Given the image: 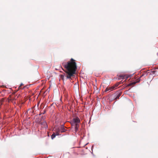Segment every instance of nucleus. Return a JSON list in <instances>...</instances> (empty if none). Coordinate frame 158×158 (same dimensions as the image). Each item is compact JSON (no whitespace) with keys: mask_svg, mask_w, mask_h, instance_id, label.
Returning a JSON list of instances; mask_svg holds the SVG:
<instances>
[{"mask_svg":"<svg viewBox=\"0 0 158 158\" xmlns=\"http://www.w3.org/2000/svg\"><path fill=\"white\" fill-rule=\"evenodd\" d=\"M144 75V74L143 73L142 75H141V77H139V78L138 80H139L140 81V78L142 77Z\"/></svg>","mask_w":158,"mask_h":158,"instance_id":"nucleus-16","label":"nucleus"},{"mask_svg":"<svg viewBox=\"0 0 158 158\" xmlns=\"http://www.w3.org/2000/svg\"><path fill=\"white\" fill-rule=\"evenodd\" d=\"M65 129L64 127L63 126H62L61 127L60 129L59 130V131H61V132H64L65 131Z\"/></svg>","mask_w":158,"mask_h":158,"instance_id":"nucleus-6","label":"nucleus"},{"mask_svg":"<svg viewBox=\"0 0 158 158\" xmlns=\"http://www.w3.org/2000/svg\"><path fill=\"white\" fill-rule=\"evenodd\" d=\"M120 84V83L119 82L118 83H117L116 85H114L115 86V87H116L118 86Z\"/></svg>","mask_w":158,"mask_h":158,"instance_id":"nucleus-14","label":"nucleus"},{"mask_svg":"<svg viewBox=\"0 0 158 158\" xmlns=\"http://www.w3.org/2000/svg\"><path fill=\"white\" fill-rule=\"evenodd\" d=\"M122 94L121 93L117 92V93L116 95L114 96V99L117 100L118 99L120 96Z\"/></svg>","mask_w":158,"mask_h":158,"instance_id":"nucleus-5","label":"nucleus"},{"mask_svg":"<svg viewBox=\"0 0 158 158\" xmlns=\"http://www.w3.org/2000/svg\"><path fill=\"white\" fill-rule=\"evenodd\" d=\"M111 87V88L112 90L113 89H115V88H116L114 85L113 86H112Z\"/></svg>","mask_w":158,"mask_h":158,"instance_id":"nucleus-13","label":"nucleus"},{"mask_svg":"<svg viewBox=\"0 0 158 158\" xmlns=\"http://www.w3.org/2000/svg\"><path fill=\"white\" fill-rule=\"evenodd\" d=\"M75 60L71 58L67 63H63V65L66 69L65 72L67 74L66 78H70L75 73L77 69V64Z\"/></svg>","mask_w":158,"mask_h":158,"instance_id":"nucleus-1","label":"nucleus"},{"mask_svg":"<svg viewBox=\"0 0 158 158\" xmlns=\"http://www.w3.org/2000/svg\"><path fill=\"white\" fill-rule=\"evenodd\" d=\"M140 81L139 80H138L137 79V81L135 82H133L132 83H131L129 84L128 85H127V86H131L132 85H135L136 82H139Z\"/></svg>","mask_w":158,"mask_h":158,"instance_id":"nucleus-8","label":"nucleus"},{"mask_svg":"<svg viewBox=\"0 0 158 158\" xmlns=\"http://www.w3.org/2000/svg\"><path fill=\"white\" fill-rule=\"evenodd\" d=\"M15 100V96L14 94H13L11 95L10 96L8 99L9 102H13Z\"/></svg>","mask_w":158,"mask_h":158,"instance_id":"nucleus-2","label":"nucleus"},{"mask_svg":"<svg viewBox=\"0 0 158 158\" xmlns=\"http://www.w3.org/2000/svg\"><path fill=\"white\" fill-rule=\"evenodd\" d=\"M125 76L124 75H120L119 76V77H120V78H124L125 77Z\"/></svg>","mask_w":158,"mask_h":158,"instance_id":"nucleus-11","label":"nucleus"},{"mask_svg":"<svg viewBox=\"0 0 158 158\" xmlns=\"http://www.w3.org/2000/svg\"><path fill=\"white\" fill-rule=\"evenodd\" d=\"M60 131L59 129H56V133H53L51 136V138L53 139L55 137L56 135H59Z\"/></svg>","mask_w":158,"mask_h":158,"instance_id":"nucleus-3","label":"nucleus"},{"mask_svg":"<svg viewBox=\"0 0 158 158\" xmlns=\"http://www.w3.org/2000/svg\"><path fill=\"white\" fill-rule=\"evenodd\" d=\"M79 125L78 124H75V131L76 132H77L78 129V127H79Z\"/></svg>","mask_w":158,"mask_h":158,"instance_id":"nucleus-7","label":"nucleus"},{"mask_svg":"<svg viewBox=\"0 0 158 158\" xmlns=\"http://www.w3.org/2000/svg\"><path fill=\"white\" fill-rule=\"evenodd\" d=\"M23 85V83H21V84L20 85V86H19V89H21V86L22 85Z\"/></svg>","mask_w":158,"mask_h":158,"instance_id":"nucleus-15","label":"nucleus"},{"mask_svg":"<svg viewBox=\"0 0 158 158\" xmlns=\"http://www.w3.org/2000/svg\"><path fill=\"white\" fill-rule=\"evenodd\" d=\"M73 121L74 122V123L75 124H78L80 123V121L79 118L77 117H76L75 118H74L73 119Z\"/></svg>","mask_w":158,"mask_h":158,"instance_id":"nucleus-4","label":"nucleus"},{"mask_svg":"<svg viewBox=\"0 0 158 158\" xmlns=\"http://www.w3.org/2000/svg\"><path fill=\"white\" fill-rule=\"evenodd\" d=\"M125 76V77L124 78H126V80L125 81H126L128 77H130L131 76L130 75H124Z\"/></svg>","mask_w":158,"mask_h":158,"instance_id":"nucleus-10","label":"nucleus"},{"mask_svg":"<svg viewBox=\"0 0 158 158\" xmlns=\"http://www.w3.org/2000/svg\"><path fill=\"white\" fill-rule=\"evenodd\" d=\"M60 77L61 79H62L63 80H64V75H60Z\"/></svg>","mask_w":158,"mask_h":158,"instance_id":"nucleus-12","label":"nucleus"},{"mask_svg":"<svg viewBox=\"0 0 158 158\" xmlns=\"http://www.w3.org/2000/svg\"><path fill=\"white\" fill-rule=\"evenodd\" d=\"M112 89L111 88V87H107L106 88V89H105V92H107L109 90H112Z\"/></svg>","mask_w":158,"mask_h":158,"instance_id":"nucleus-9","label":"nucleus"},{"mask_svg":"<svg viewBox=\"0 0 158 158\" xmlns=\"http://www.w3.org/2000/svg\"><path fill=\"white\" fill-rule=\"evenodd\" d=\"M45 112V111H44V112H43V113H42L41 114H44Z\"/></svg>","mask_w":158,"mask_h":158,"instance_id":"nucleus-17","label":"nucleus"}]
</instances>
